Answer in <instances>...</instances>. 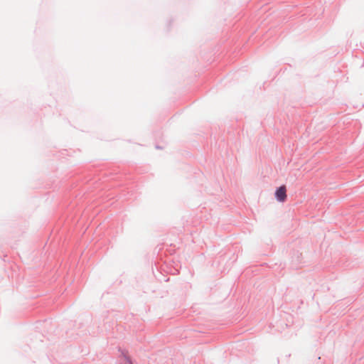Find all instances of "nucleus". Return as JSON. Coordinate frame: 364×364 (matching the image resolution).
I'll list each match as a JSON object with an SVG mask.
<instances>
[{
  "label": "nucleus",
  "instance_id": "1",
  "mask_svg": "<svg viewBox=\"0 0 364 364\" xmlns=\"http://www.w3.org/2000/svg\"><path fill=\"white\" fill-rule=\"evenodd\" d=\"M274 196L277 201L283 203L286 201L287 198V188L284 185H282L276 188L274 192Z\"/></svg>",
  "mask_w": 364,
  "mask_h": 364
},
{
  "label": "nucleus",
  "instance_id": "2",
  "mask_svg": "<svg viewBox=\"0 0 364 364\" xmlns=\"http://www.w3.org/2000/svg\"><path fill=\"white\" fill-rule=\"evenodd\" d=\"M120 352L119 364H133L131 358L128 355L127 352L122 348H119Z\"/></svg>",
  "mask_w": 364,
  "mask_h": 364
},
{
  "label": "nucleus",
  "instance_id": "3",
  "mask_svg": "<svg viewBox=\"0 0 364 364\" xmlns=\"http://www.w3.org/2000/svg\"><path fill=\"white\" fill-rule=\"evenodd\" d=\"M156 149H161V146H158V145H156Z\"/></svg>",
  "mask_w": 364,
  "mask_h": 364
}]
</instances>
